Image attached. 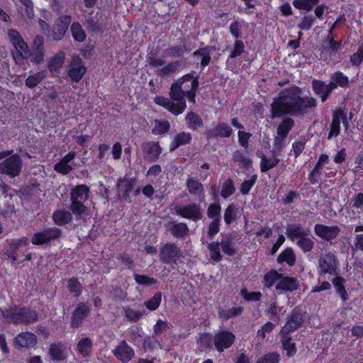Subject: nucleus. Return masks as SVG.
I'll list each match as a JSON object with an SVG mask.
<instances>
[{"mask_svg": "<svg viewBox=\"0 0 363 363\" xmlns=\"http://www.w3.org/2000/svg\"><path fill=\"white\" fill-rule=\"evenodd\" d=\"M186 187L190 194L197 196L200 201H203L205 198L204 187L198 179L189 177L186 180Z\"/></svg>", "mask_w": 363, "mask_h": 363, "instance_id": "obj_22", "label": "nucleus"}, {"mask_svg": "<svg viewBox=\"0 0 363 363\" xmlns=\"http://www.w3.org/2000/svg\"><path fill=\"white\" fill-rule=\"evenodd\" d=\"M297 246L304 252H309L314 247V241L309 238V235H305L296 242Z\"/></svg>", "mask_w": 363, "mask_h": 363, "instance_id": "obj_53", "label": "nucleus"}, {"mask_svg": "<svg viewBox=\"0 0 363 363\" xmlns=\"http://www.w3.org/2000/svg\"><path fill=\"white\" fill-rule=\"evenodd\" d=\"M281 308L278 306L277 302L274 301L269 304V308L265 311L266 315L272 320L279 321Z\"/></svg>", "mask_w": 363, "mask_h": 363, "instance_id": "obj_52", "label": "nucleus"}, {"mask_svg": "<svg viewBox=\"0 0 363 363\" xmlns=\"http://www.w3.org/2000/svg\"><path fill=\"white\" fill-rule=\"evenodd\" d=\"M331 281L336 294L340 297L343 302L347 301L349 299V296L345 286L346 283L345 279L342 277L335 275V277L332 279Z\"/></svg>", "mask_w": 363, "mask_h": 363, "instance_id": "obj_25", "label": "nucleus"}, {"mask_svg": "<svg viewBox=\"0 0 363 363\" xmlns=\"http://www.w3.org/2000/svg\"><path fill=\"white\" fill-rule=\"evenodd\" d=\"M93 13H89L85 18L84 26L91 34H96L101 31L104 27V18L101 13L97 12L92 16Z\"/></svg>", "mask_w": 363, "mask_h": 363, "instance_id": "obj_16", "label": "nucleus"}, {"mask_svg": "<svg viewBox=\"0 0 363 363\" xmlns=\"http://www.w3.org/2000/svg\"><path fill=\"white\" fill-rule=\"evenodd\" d=\"M72 21V17L69 15H64L58 18L52 28V38L55 40H61L67 30Z\"/></svg>", "mask_w": 363, "mask_h": 363, "instance_id": "obj_17", "label": "nucleus"}, {"mask_svg": "<svg viewBox=\"0 0 363 363\" xmlns=\"http://www.w3.org/2000/svg\"><path fill=\"white\" fill-rule=\"evenodd\" d=\"M72 36L76 41L83 42L86 38V33L79 22H74L70 28Z\"/></svg>", "mask_w": 363, "mask_h": 363, "instance_id": "obj_51", "label": "nucleus"}, {"mask_svg": "<svg viewBox=\"0 0 363 363\" xmlns=\"http://www.w3.org/2000/svg\"><path fill=\"white\" fill-rule=\"evenodd\" d=\"M340 117L341 112L337 110L333 112V120L330 124V130L328 136V139L330 140L333 137H337L340 133Z\"/></svg>", "mask_w": 363, "mask_h": 363, "instance_id": "obj_33", "label": "nucleus"}, {"mask_svg": "<svg viewBox=\"0 0 363 363\" xmlns=\"http://www.w3.org/2000/svg\"><path fill=\"white\" fill-rule=\"evenodd\" d=\"M314 233L317 236L326 241L335 239L340 233V228L337 225H325L316 224L314 226Z\"/></svg>", "mask_w": 363, "mask_h": 363, "instance_id": "obj_12", "label": "nucleus"}, {"mask_svg": "<svg viewBox=\"0 0 363 363\" xmlns=\"http://www.w3.org/2000/svg\"><path fill=\"white\" fill-rule=\"evenodd\" d=\"M340 262L333 252L321 254L318 259L317 270L319 275L329 274L335 276L338 274Z\"/></svg>", "mask_w": 363, "mask_h": 363, "instance_id": "obj_5", "label": "nucleus"}, {"mask_svg": "<svg viewBox=\"0 0 363 363\" xmlns=\"http://www.w3.org/2000/svg\"><path fill=\"white\" fill-rule=\"evenodd\" d=\"M235 191V188L233 180L231 179H228L225 181L222 186L220 195L223 198L227 199L233 194Z\"/></svg>", "mask_w": 363, "mask_h": 363, "instance_id": "obj_58", "label": "nucleus"}, {"mask_svg": "<svg viewBox=\"0 0 363 363\" xmlns=\"http://www.w3.org/2000/svg\"><path fill=\"white\" fill-rule=\"evenodd\" d=\"M65 57V53L60 52L52 57L48 65L50 72H57L64 62Z\"/></svg>", "mask_w": 363, "mask_h": 363, "instance_id": "obj_46", "label": "nucleus"}, {"mask_svg": "<svg viewBox=\"0 0 363 363\" xmlns=\"http://www.w3.org/2000/svg\"><path fill=\"white\" fill-rule=\"evenodd\" d=\"M37 343L36 336L30 332H22L13 340V346L16 349L28 350L33 347Z\"/></svg>", "mask_w": 363, "mask_h": 363, "instance_id": "obj_13", "label": "nucleus"}, {"mask_svg": "<svg viewBox=\"0 0 363 363\" xmlns=\"http://www.w3.org/2000/svg\"><path fill=\"white\" fill-rule=\"evenodd\" d=\"M352 66L359 67L363 62V43L359 44L357 51L353 53L350 58Z\"/></svg>", "mask_w": 363, "mask_h": 363, "instance_id": "obj_59", "label": "nucleus"}, {"mask_svg": "<svg viewBox=\"0 0 363 363\" xmlns=\"http://www.w3.org/2000/svg\"><path fill=\"white\" fill-rule=\"evenodd\" d=\"M296 255L291 247L286 248L277 257V262H286L289 266L293 267L296 263Z\"/></svg>", "mask_w": 363, "mask_h": 363, "instance_id": "obj_35", "label": "nucleus"}, {"mask_svg": "<svg viewBox=\"0 0 363 363\" xmlns=\"http://www.w3.org/2000/svg\"><path fill=\"white\" fill-rule=\"evenodd\" d=\"M2 316L7 323L18 325L20 323L30 324L37 321L38 313L30 308L10 306L1 311Z\"/></svg>", "mask_w": 363, "mask_h": 363, "instance_id": "obj_3", "label": "nucleus"}, {"mask_svg": "<svg viewBox=\"0 0 363 363\" xmlns=\"http://www.w3.org/2000/svg\"><path fill=\"white\" fill-rule=\"evenodd\" d=\"M216 50V47L207 45L194 51L193 55L200 60L201 67L204 69L211 62V55Z\"/></svg>", "mask_w": 363, "mask_h": 363, "instance_id": "obj_20", "label": "nucleus"}, {"mask_svg": "<svg viewBox=\"0 0 363 363\" xmlns=\"http://www.w3.org/2000/svg\"><path fill=\"white\" fill-rule=\"evenodd\" d=\"M89 192V188L85 184L77 185L72 189L69 210L75 216L76 220H80L88 214V208L84 203L88 199Z\"/></svg>", "mask_w": 363, "mask_h": 363, "instance_id": "obj_2", "label": "nucleus"}, {"mask_svg": "<svg viewBox=\"0 0 363 363\" xmlns=\"http://www.w3.org/2000/svg\"><path fill=\"white\" fill-rule=\"evenodd\" d=\"M75 156V152H69L54 165V170L63 175L69 174L73 169L69 163L74 159Z\"/></svg>", "mask_w": 363, "mask_h": 363, "instance_id": "obj_21", "label": "nucleus"}, {"mask_svg": "<svg viewBox=\"0 0 363 363\" xmlns=\"http://www.w3.org/2000/svg\"><path fill=\"white\" fill-rule=\"evenodd\" d=\"M281 345L283 350L286 352V355L291 357L296 353V347L294 342H291V338L288 335L281 336Z\"/></svg>", "mask_w": 363, "mask_h": 363, "instance_id": "obj_47", "label": "nucleus"}, {"mask_svg": "<svg viewBox=\"0 0 363 363\" xmlns=\"http://www.w3.org/2000/svg\"><path fill=\"white\" fill-rule=\"evenodd\" d=\"M86 71V68L84 65L77 67H71L68 70V75L72 81L78 82L84 76Z\"/></svg>", "mask_w": 363, "mask_h": 363, "instance_id": "obj_49", "label": "nucleus"}, {"mask_svg": "<svg viewBox=\"0 0 363 363\" xmlns=\"http://www.w3.org/2000/svg\"><path fill=\"white\" fill-rule=\"evenodd\" d=\"M236 218V206L230 203L224 212V220L227 225H230Z\"/></svg>", "mask_w": 363, "mask_h": 363, "instance_id": "obj_61", "label": "nucleus"}, {"mask_svg": "<svg viewBox=\"0 0 363 363\" xmlns=\"http://www.w3.org/2000/svg\"><path fill=\"white\" fill-rule=\"evenodd\" d=\"M235 340V335L230 331L223 330L215 335L213 342L218 352H223L229 348Z\"/></svg>", "mask_w": 363, "mask_h": 363, "instance_id": "obj_14", "label": "nucleus"}, {"mask_svg": "<svg viewBox=\"0 0 363 363\" xmlns=\"http://www.w3.org/2000/svg\"><path fill=\"white\" fill-rule=\"evenodd\" d=\"M280 355L277 352H269L260 357L256 363H279Z\"/></svg>", "mask_w": 363, "mask_h": 363, "instance_id": "obj_64", "label": "nucleus"}, {"mask_svg": "<svg viewBox=\"0 0 363 363\" xmlns=\"http://www.w3.org/2000/svg\"><path fill=\"white\" fill-rule=\"evenodd\" d=\"M46 77V72L41 71L29 76L25 82V84L30 89L36 87Z\"/></svg>", "mask_w": 363, "mask_h": 363, "instance_id": "obj_44", "label": "nucleus"}, {"mask_svg": "<svg viewBox=\"0 0 363 363\" xmlns=\"http://www.w3.org/2000/svg\"><path fill=\"white\" fill-rule=\"evenodd\" d=\"M257 179V174H253L250 177V178L247 180H245L240 186V193L242 195H247L249 194L251 188L255 185L256 181Z\"/></svg>", "mask_w": 363, "mask_h": 363, "instance_id": "obj_62", "label": "nucleus"}, {"mask_svg": "<svg viewBox=\"0 0 363 363\" xmlns=\"http://www.w3.org/2000/svg\"><path fill=\"white\" fill-rule=\"evenodd\" d=\"M304 313L301 310L298 308L293 309L286 324L280 331L281 336L289 335L290 333L301 328L304 321Z\"/></svg>", "mask_w": 363, "mask_h": 363, "instance_id": "obj_9", "label": "nucleus"}, {"mask_svg": "<svg viewBox=\"0 0 363 363\" xmlns=\"http://www.w3.org/2000/svg\"><path fill=\"white\" fill-rule=\"evenodd\" d=\"M330 82L336 88L346 89L350 86L349 77L340 71H336L330 75Z\"/></svg>", "mask_w": 363, "mask_h": 363, "instance_id": "obj_31", "label": "nucleus"}, {"mask_svg": "<svg viewBox=\"0 0 363 363\" xmlns=\"http://www.w3.org/2000/svg\"><path fill=\"white\" fill-rule=\"evenodd\" d=\"M72 211L65 210L55 211L52 214V218L55 223L57 225H65L70 223L72 220Z\"/></svg>", "mask_w": 363, "mask_h": 363, "instance_id": "obj_32", "label": "nucleus"}, {"mask_svg": "<svg viewBox=\"0 0 363 363\" xmlns=\"http://www.w3.org/2000/svg\"><path fill=\"white\" fill-rule=\"evenodd\" d=\"M318 106L317 100L311 96H303L302 89L292 86L281 90L271 104V118H279L284 116L303 117L314 111Z\"/></svg>", "mask_w": 363, "mask_h": 363, "instance_id": "obj_1", "label": "nucleus"}, {"mask_svg": "<svg viewBox=\"0 0 363 363\" xmlns=\"http://www.w3.org/2000/svg\"><path fill=\"white\" fill-rule=\"evenodd\" d=\"M21 5L18 6V12L23 17L31 19L34 16L33 5L30 0H19Z\"/></svg>", "mask_w": 363, "mask_h": 363, "instance_id": "obj_39", "label": "nucleus"}, {"mask_svg": "<svg viewBox=\"0 0 363 363\" xmlns=\"http://www.w3.org/2000/svg\"><path fill=\"white\" fill-rule=\"evenodd\" d=\"M191 139L190 133L183 131L177 134L170 144L169 150L174 151L180 146L190 143Z\"/></svg>", "mask_w": 363, "mask_h": 363, "instance_id": "obj_28", "label": "nucleus"}, {"mask_svg": "<svg viewBox=\"0 0 363 363\" xmlns=\"http://www.w3.org/2000/svg\"><path fill=\"white\" fill-rule=\"evenodd\" d=\"M78 352L84 357H89L92 351L93 342L89 337L82 338L77 345Z\"/></svg>", "mask_w": 363, "mask_h": 363, "instance_id": "obj_38", "label": "nucleus"}, {"mask_svg": "<svg viewBox=\"0 0 363 363\" xmlns=\"http://www.w3.org/2000/svg\"><path fill=\"white\" fill-rule=\"evenodd\" d=\"M286 234L291 241L296 242L305 235H310L311 230L308 228H303L299 223H291L287 225Z\"/></svg>", "mask_w": 363, "mask_h": 363, "instance_id": "obj_19", "label": "nucleus"}, {"mask_svg": "<svg viewBox=\"0 0 363 363\" xmlns=\"http://www.w3.org/2000/svg\"><path fill=\"white\" fill-rule=\"evenodd\" d=\"M286 138L275 136L273 140L272 150L271 151L272 155L281 156L282 153L286 148L287 143Z\"/></svg>", "mask_w": 363, "mask_h": 363, "instance_id": "obj_45", "label": "nucleus"}, {"mask_svg": "<svg viewBox=\"0 0 363 363\" xmlns=\"http://www.w3.org/2000/svg\"><path fill=\"white\" fill-rule=\"evenodd\" d=\"M220 205L217 203H213L209 205L207 209V216L209 218H212L213 220L216 219L220 220Z\"/></svg>", "mask_w": 363, "mask_h": 363, "instance_id": "obj_60", "label": "nucleus"}, {"mask_svg": "<svg viewBox=\"0 0 363 363\" xmlns=\"http://www.w3.org/2000/svg\"><path fill=\"white\" fill-rule=\"evenodd\" d=\"M144 158L150 162L155 161L159 157V144L147 142L143 145Z\"/></svg>", "mask_w": 363, "mask_h": 363, "instance_id": "obj_26", "label": "nucleus"}, {"mask_svg": "<svg viewBox=\"0 0 363 363\" xmlns=\"http://www.w3.org/2000/svg\"><path fill=\"white\" fill-rule=\"evenodd\" d=\"M165 233H169L177 239H184L189 233L186 223L170 220L164 225Z\"/></svg>", "mask_w": 363, "mask_h": 363, "instance_id": "obj_10", "label": "nucleus"}, {"mask_svg": "<svg viewBox=\"0 0 363 363\" xmlns=\"http://www.w3.org/2000/svg\"><path fill=\"white\" fill-rule=\"evenodd\" d=\"M144 338L143 332L138 326H133L128 334V340L140 347Z\"/></svg>", "mask_w": 363, "mask_h": 363, "instance_id": "obj_41", "label": "nucleus"}, {"mask_svg": "<svg viewBox=\"0 0 363 363\" xmlns=\"http://www.w3.org/2000/svg\"><path fill=\"white\" fill-rule=\"evenodd\" d=\"M299 286V281L296 278L284 277L281 274V278L276 285L277 290L294 291Z\"/></svg>", "mask_w": 363, "mask_h": 363, "instance_id": "obj_23", "label": "nucleus"}, {"mask_svg": "<svg viewBox=\"0 0 363 363\" xmlns=\"http://www.w3.org/2000/svg\"><path fill=\"white\" fill-rule=\"evenodd\" d=\"M48 353L52 359L55 361H62L67 357L65 354V347L61 342H55L51 344Z\"/></svg>", "mask_w": 363, "mask_h": 363, "instance_id": "obj_29", "label": "nucleus"}, {"mask_svg": "<svg viewBox=\"0 0 363 363\" xmlns=\"http://www.w3.org/2000/svg\"><path fill=\"white\" fill-rule=\"evenodd\" d=\"M174 211L177 216L194 222H197L203 218L202 209L196 203H190L185 206H176Z\"/></svg>", "mask_w": 363, "mask_h": 363, "instance_id": "obj_8", "label": "nucleus"}, {"mask_svg": "<svg viewBox=\"0 0 363 363\" xmlns=\"http://www.w3.org/2000/svg\"><path fill=\"white\" fill-rule=\"evenodd\" d=\"M90 313V308L84 303H79L72 313L70 326L79 328Z\"/></svg>", "mask_w": 363, "mask_h": 363, "instance_id": "obj_11", "label": "nucleus"}, {"mask_svg": "<svg viewBox=\"0 0 363 363\" xmlns=\"http://www.w3.org/2000/svg\"><path fill=\"white\" fill-rule=\"evenodd\" d=\"M281 278V274L275 270H271L264 276V284L267 288L272 287L276 281H279Z\"/></svg>", "mask_w": 363, "mask_h": 363, "instance_id": "obj_56", "label": "nucleus"}, {"mask_svg": "<svg viewBox=\"0 0 363 363\" xmlns=\"http://www.w3.org/2000/svg\"><path fill=\"white\" fill-rule=\"evenodd\" d=\"M134 181L131 179H119L118 186L119 192H123V197L128 196L129 193L132 191Z\"/></svg>", "mask_w": 363, "mask_h": 363, "instance_id": "obj_50", "label": "nucleus"}, {"mask_svg": "<svg viewBox=\"0 0 363 363\" xmlns=\"http://www.w3.org/2000/svg\"><path fill=\"white\" fill-rule=\"evenodd\" d=\"M182 62L180 60L172 62L160 69V77H172L182 67Z\"/></svg>", "mask_w": 363, "mask_h": 363, "instance_id": "obj_34", "label": "nucleus"}, {"mask_svg": "<svg viewBox=\"0 0 363 363\" xmlns=\"http://www.w3.org/2000/svg\"><path fill=\"white\" fill-rule=\"evenodd\" d=\"M220 247L223 253L229 256H234L237 250L233 239L230 237L226 236L223 238L220 242Z\"/></svg>", "mask_w": 363, "mask_h": 363, "instance_id": "obj_40", "label": "nucleus"}, {"mask_svg": "<svg viewBox=\"0 0 363 363\" xmlns=\"http://www.w3.org/2000/svg\"><path fill=\"white\" fill-rule=\"evenodd\" d=\"M67 289L74 294V296H79L82 291V286L76 277L70 278L67 281Z\"/></svg>", "mask_w": 363, "mask_h": 363, "instance_id": "obj_55", "label": "nucleus"}, {"mask_svg": "<svg viewBox=\"0 0 363 363\" xmlns=\"http://www.w3.org/2000/svg\"><path fill=\"white\" fill-rule=\"evenodd\" d=\"M231 160L233 162L241 164L245 169H249L252 164V160L240 150H237L233 152Z\"/></svg>", "mask_w": 363, "mask_h": 363, "instance_id": "obj_37", "label": "nucleus"}, {"mask_svg": "<svg viewBox=\"0 0 363 363\" xmlns=\"http://www.w3.org/2000/svg\"><path fill=\"white\" fill-rule=\"evenodd\" d=\"M233 134V130L226 122H213L211 128H206L203 135L208 140H218L220 138H230Z\"/></svg>", "mask_w": 363, "mask_h": 363, "instance_id": "obj_6", "label": "nucleus"}, {"mask_svg": "<svg viewBox=\"0 0 363 363\" xmlns=\"http://www.w3.org/2000/svg\"><path fill=\"white\" fill-rule=\"evenodd\" d=\"M114 356L122 363L130 362L135 355L133 349L125 340L121 341L113 351Z\"/></svg>", "mask_w": 363, "mask_h": 363, "instance_id": "obj_18", "label": "nucleus"}, {"mask_svg": "<svg viewBox=\"0 0 363 363\" xmlns=\"http://www.w3.org/2000/svg\"><path fill=\"white\" fill-rule=\"evenodd\" d=\"M62 231L57 227L48 228L42 231L35 233L31 237V242L34 245H48L58 240Z\"/></svg>", "mask_w": 363, "mask_h": 363, "instance_id": "obj_7", "label": "nucleus"}, {"mask_svg": "<svg viewBox=\"0 0 363 363\" xmlns=\"http://www.w3.org/2000/svg\"><path fill=\"white\" fill-rule=\"evenodd\" d=\"M220 245L218 242H211L210 243H207V248L209 251L210 257L213 261L216 262H220L223 258V256L220 252Z\"/></svg>", "mask_w": 363, "mask_h": 363, "instance_id": "obj_48", "label": "nucleus"}, {"mask_svg": "<svg viewBox=\"0 0 363 363\" xmlns=\"http://www.w3.org/2000/svg\"><path fill=\"white\" fill-rule=\"evenodd\" d=\"M279 156L272 155V157H267L264 155L261 157L260 170L262 172H267L275 167L279 162Z\"/></svg>", "mask_w": 363, "mask_h": 363, "instance_id": "obj_36", "label": "nucleus"}, {"mask_svg": "<svg viewBox=\"0 0 363 363\" xmlns=\"http://www.w3.org/2000/svg\"><path fill=\"white\" fill-rule=\"evenodd\" d=\"M294 124L293 118L285 117L277 127L276 136L286 138L290 130L294 128Z\"/></svg>", "mask_w": 363, "mask_h": 363, "instance_id": "obj_30", "label": "nucleus"}, {"mask_svg": "<svg viewBox=\"0 0 363 363\" xmlns=\"http://www.w3.org/2000/svg\"><path fill=\"white\" fill-rule=\"evenodd\" d=\"M319 3V0H294L293 5L298 9L311 11L313 7Z\"/></svg>", "mask_w": 363, "mask_h": 363, "instance_id": "obj_54", "label": "nucleus"}, {"mask_svg": "<svg viewBox=\"0 0 363 363\" xmlns=\"http://www.w3.org/2000/svg\"><path fill=\"white\" fill-rule=\"evenodd\" d=\"M342 48V40H335V36L330 37L320 46V57L324 60L335 55Z\"/></svg>", "mask_w": 363, "mask_h": 363, "instance_id": "obj_15", "label": "nucleus"}, {"mask_svg": "<svg viewBox=\"0 0 363 363\" xmlns=\"http://www.w3.org/2000/svg\"><path fill=\"white\" fill-rule=\"evenodd\" d=\"M245 52L244 43L240 40H236L233 44V50L227 60V65H230L233 60Z\"/></svg>", "mask_w": 363, "mask_h": 363, "instance_id": "obj_43", "label": "nucleus"}, {"mask_svg": "<svg viewBox=\"0 0 363 363\" xmlns=\"http://www.w3.org/2000/svg\"><path fill=\"white\" fill-rule=\"evenodd\" d=\"M315 22V17L313 15L305 16L301 21L298 24V28L301 30H308Z\"/></svg>", "mask_w": 363, "mask_h": 363, "instance_id": "obj_63", "label": "nucleus"}, {"mask_svg": "<svg viewBox=\"0 0 363 363\" xmlns=\"http://www.w3.org/2000/svg\"><path fill=\"white\" fill-rule=\"evenodd\" d=\"M323 173V167L315 164L313 169L309 174L308 179L311 184H315L321 180V176Z\"/></svg>", "mask_w": 363, "mask_h": 363, "instance_id": "obj_57", "label": "nucleus"}, {"mask_svg": "<svg viewBox=\"0 0 363 363\" xmlns=\"http://www.w3.org/2000/svg\"><path fill=\"white\" fill-rule=\"evenodd\" d=\"M184 89H185V86L182 87L181 84H172L170 89V96L172 101L160 97V106L176 116L182 113L186 107V100L184 98L185 91Z\"/></svg>", "mask_w": 363, "mask_h": 363, "instance_id": "obj_4", "label": "nucleus"}, {"mask_svg": "<svg viewBox=\"0 0 363 363\" xmlns=\"http://www.w3.org/2000/svg\"><path fill=\"white\" fill-rule=\"evenodd\" d=\"M179 252V249L174 243L168 242L160 248V259L169 263L178 256Z\"/></svg>", "mask_w": 363, "mask_h": 363, "instance_id": "obj_24", "label": "nucleus"}, {"mask_svg": "<svg viewBox=\"0 0 363 363\" xmlns=\"http://www.w3.org/2000/svg\"><path fill=\"white\" fill-rule=\"evenodd\" d=\"M243 311V308L242 307H232L229 309H223L220 308L218 311V316L223 319V320H227L230 318H235L240 315Z\"/></svg>", "mask_w": 363, "mask_h": 363, "instance_id": "obj_42", "label": "nucleus"}, {"mask_svg": "<svg viewBox=\"0 0 363 363\" xmlns=\"http://www.w3.org/2000/svg\"><path fill=\"white\" fill-rule=\"evenodd\" d=\"M185 122L187 127L194 131L203 127V121L201 117L193 111L187 113L185 116Z\"/></svg>", "mask_w": 363, "mask_h": 363, "instance_id": "obj_27", "label": "nucleus"}]
</instances>
